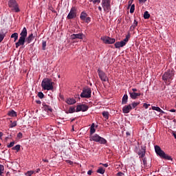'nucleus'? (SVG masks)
<instances>
[{"mask_svg": "<svg viewBox=\"0 0 176 176\" xmlns=\"http://www.w3.org/2000/svg\"><path fill=\"white\" fill-rule=\"evenodd\" d=\"M155 153L159 156L161 159H164L165 160H171L173 161V157L171 156L166 154L164 151L162 150L160 146L156 145L155 146Z\"/></svg>", "mask_w": 176, "mask_h": 176, "instance_id": "f257e3e1", "label": "nucleus"}, {"mask_svg": "<svg viewBox=\"0 0 176 176\" xmlns=\"http://www.w3.org/2000/svg\"><path fill=\"white\" fill-rule=\"evenodd\" d=\"M21 36L19 37V39L18 42L15 43V47L16 49L19 48V46L24 45V43H25V38H27V28H23L21 32L20 33Z\"/></svg>", "mask_w": 176, "mask_h": 176, "instance_id": "f03ea898", "label": "nucleus"}, {"mask_svg": "<svg viewBox=\"0 0 176 176\" xmlns=\"http://www.w3.org/2000/svg\"><path fill=\"white\" fill-rule=\"evenodd\" d=\"M41 87L43 90H53V82L50 78H44L41 82Z\"/></svg>", "mask_w": 176, "mask_h": 176, "instance_id": "7ed1b4c3", "label": "nucleus"}, {"mask_svg": "<svg viewBox=\"0 0 176 176\" xmlns=\"http://www.w3.org/2000/svg\"><path fill=\"white\" fill-rule=\"evenodd\" d=\"M8 8L14 12L15 13H19L20 12V7H19V3L16 0H9L8 2Z\"/></svg>", "mask_w": 176, "mask_h": 176, "instance_id": "20e7f679", "label": "nucleus"}, {"mask_svg": "<svg viewBox=\"0 0 176 176\" xmlns=\"http://www.w3.org/2000/svg\"><path fill=\"white\" fill-rule=\"evenodd\" d=\"M173 76L174 72L168 70L162 75V80L164 82H165V83H167L168 82H171V80H173Z\"/></svg>", "mask_w": 176, "mask_h": 176, "instance_id": "39448f33", "label": "nucleus"}, {"mask_svg": "<svg viewBox=\"0 0 176 176\" xmlns=\"http://www.w3.org/2000/svg\"><path fill=\"white\" fill-rule=\"evenodd\" d=\"M129 39H130V33L126 34V38L123 41H118L114 44L116 49H120V47H123L124 46H126Z\"/></svg>", "mask_w": 176, "mask_h": 176, "instance_id": "423d86ee", "label": "nucleus"}, {"mask_svg": "<svg viewBox=\"0 0 176 176\" xmlns=\"http://www.w3.org/2000/svg\"><path fill=\"white\" fill-rule=\"evenodd\" d=\"M102 7L103 8L104 12L109 13V11L112 10L111 0H102Z\"/></svg>", "mask_w": 176, "mask_h": 176, "instance_id": "0eeeda50", "label": "nucleus"}, {"mask_svg": "<svg viewBox=\"0 0 176 176\" xmlns=\"http://www.w3.org/2000/svg\"><path fill=\"white\" fill-rule=\"evenodd\" d=\"M91 140L95 142H99V144H107V140H105L104 138H101V136L98 135V134H94L92 135Z\"/></svg>", "mask_w": 176, "mask_h": 176, "instance_id": "6e6552de", "label": "nucleus"}, {"mask_svg": "<svg viewBox=\"0 0 176 176\" xmlns=\"http://www.w3.org/2000/svg\"><path fill=\"white\" fill-rule=\"evenodd\" d=\"M81 98H90L91 97V89H83L82 92L80 94Z\"/></svg>", "mask_w": 176, "mask_h": 176, "instance_id": "1a4fd4ad", "label": "nucleus"}, {"mask_svg": "<svg viewBox=\"0 0 176 176\" xmlns=\"http://www.w3.org/2000/svg\"><path fill=\"white\" fill-rule=\"evenodd\" d=\"M76 8L72 7L67 16L68 20H72V19H75L76 17Z\"/></svg>", "mask_w": 176, "mask_h": 176, "instance_id": "9d476101", "label": "nucleus"}, {"mask_svg": "<svg viewBox=\"0 0 176 176\" xmlns=\"http://www.w3.org/2000/svg\"><path fill=\"white\" fill-rule=\"evenodd\" d=\"M100 39L106 45H112V44L115 43V42H116L115 38H112L109 36H103V37H101Z\"/></svg>", "mask_w": 176, "mask_h": 176, "instance_id": "9b49d317", "label": "nucleus"}, {"mask_svg": "<svg viewBox=\"0 0 176 176\" xmlns=\"http://www.w3.org/2000/svg\"><path fill=\"white\" fill-rule=\"evenodd\" d=\"M98 76H99L100 80H102V82H108L109 79H108V77L107 76V74H105V72H104L102 70L98 69Z\"/></svg>", "mask_w": 176, "mask_h": 176, "instance_id": "f8f14e48", "label": "nucleus"}, {"mask_svg": "<svg viewBox=\"0 0 176 176\" xmlns=\"http://www.w3.org/2000/svg\"><path fill=\"white\" fill-rule=\"evenodd\" d=\"M80 19L82 21H85V23H90V21H91V18H90V16H87V13H86V12H85V11H82L80 13Z\"/></svg>", "mask_w": 176, "mask_h": 176, "instance_id": "ddd939ff", "label": "nucleus"}, {"mask_svg": "<svg viewBox=\"0 0 176 176\" xmlns=\"http://www.w3.org/2000/svg\"><path fill=\"white\" fill-rule=\"evenodd\" d=\"M88 109H89V106H87V104H78L76 107V112H80V111L82 112H86V111H87Z\"/></svg>", "mask_w": 176, "mask_h": 176, "instance_id": "4468645a", "label": "nucleus"}, {"mask_svg": "<svg viewBox=\"0 0 176 176\" xmlns=\"http://www.w3.org/2000/svg\"><path fill=\"white\" fill-rule=\"evenodd\" d=\"M146 153V147L142 146L141 149L138 152V155L140 159H144L145 157V154Z\"/></svg>", "mask_w": 176, "mask_h": 176, "instance_id": "2eb2a0df", "label": "nucleus"}, {"mask_svg": "<svg viewBox=\"0 0 176 176\" xmlns=\"http://www.w3.org/2000/svg\"><path fill=\"white\" fill-rule=\"evenodd\" d=\"M85 34L83 33L73 34L70 36L71 39H83Z\"/></svg>", "mask_w": 176, "mask_h": 176, "instance_id": "dca6fc26", "label": "nucleus"}, {"mask_svg": "<svg viewBox=\"0 0 176 176\" xmlns=\"http://www.w3.org/2000/svg\"><path fill=\"white\" fill-rule=\"evenodd\" d=\"M131 109H133L131 104L125 105L122 108V112H123V113H129L130 111H131Z\"/></svg>", "mask_w": 176, "mask_h": 176, "instance_id": "f3484780", "label": "nucleus"}, {"mask_svg": "<svg viewBox=\"0 0 176 176\" xmlns=\"http://www.w3.org/2000/svg\"><path fill=\"white\" fill-rule=\"evenodd\" d=\"M129 96L132 100H137L141 96V93L129 92Z\"/></svg>", "mask_w": 176, "mask_h": 176, "instance_id": "a211bd4d", "label": "nucleus"}, {"mask_svg": "<svg viewBox=\"0 0 176 176\" xmlns=\"http://www.w3.org/2000/svg\"><path fill=\"white\" fill-rule=\"evenodd\" d=\"M43 109L45 111V112H53V109L45 103H43Z\"/></svg>", "mask_w": 176, "mask_h": 176, "instance_id": "6ab92c4d", "label": "nucleus"}, {"mask_svg": "<svg viewBox=\"0 0 176 176\" xmlns=\"http://www.w3.org/2000/svg\"><path fill=\"white\" fill-rule=\"evenodd\" d=\"M65 102H67L68 105H74V104H76V100L74 99V98H69L66 99Z\"/></svg>", "mask_w": 176, "mask_h": 176, "instance_id": "aec40b11", "label": "nucleus"}, {"mask_svg": "<svg viewBox=\"0 0 176 176\" xmlns=\"http://www.w3.org/2000/svg\"><path fill=\"white\" fill-rule=\"evenodd\" d=\"M34 39H35V36L32 33L26 38L25 42H27V43H31Z\"/></svg>", "mask_w": 176, "mask_h": 176, "instance_id": "412c9836", "label": "nucleus"}, {"mask_svg": "<svg viewBox=\"0 0 176 176\" xmlns=\"http://www.w3.org/2000/svg\"><path fill=\"white\" fill-rule=\"evenodd\" d=\"M129 100V96L127 94H124L122 97V104H127V101Z\"/></svg>", "mask_w": 176, "mask_h": 176, "instance_id": "4be33fe9", "label": "nucleus"}, {"mask_svg": "<svg viewBox=\"0 0 176 176\" xmlns=\"http://www.w3.org/2000/svg\"><path fill=\"white\" fill-rule=\"evenodd\" d=\"M137 25H138V21H137V20L135 19L133 23L130 27L131 31H134V30H135V27H137Z\"/></svg>", "mask_w": 176, "mask_h": 176, "instance_id": "5701e85b", "label": "nucleus"}, {"mask_svg": "<svg viewBox=\"0 0 176 176\" xmlns=\"http://www.w3.org/2000/svg\"><path fill=\"white\" fill-rule=\"evenodd\" d=\"M152 109L153 111H157V112H160V113H164V111L162 110V109H160V107H159L153 106Z\"/></svg>", "mask_w": 176, "mask_h": 176, "instance_id": "b1692460", "label": "nucleus"}, {"mask_svg": "<svg viewBox=\"0 0 176 176\" xmlns=\"http://www.w3.org/2000/svg\"><path fill=\"white\" fill-rule=\"evenodd\" d=\"M8 116L14 118V117L17 116V113L16 111H14V110H12L10 111H8Z\"/></svg>", "mask_w": 176, "mask_h": 176, "instance_id": "393cba45", "label": "nucleus"}, {"mask_svg": "<svg viewBox=\"0 0 176 176\" xmlns=\"http://www.w3.org/2000/svg\"><path fill=\"white\" fill-rule=\"evenodd\" d=\"M103 118L105 119H109V112L108 111H103L102 113Z\"/></svg>", "mask_w": 176, "mask_h": 176, "instance_id": "a878e982", "label": "nucleus"}, {"mask_svg": "<svg viewBox=\"0 0 176 176\" xmlns=\"http://www.w3.org/2000/svg\"><path fill=\"white\" fill-rule=\"evenodd\" d=\"M11 38H14V41L16 42V41H17V39H19V33H13L11 35Z\"/></svg>", "mask_w": 176, "mask_h": 176, "instance_id": "bb28decb", "label": "nucleus"}, {"mask_svg": "<svg viewBox=\"0 0 176 176\" xmlns=\"http://www.w3.org/2000/svg\"><path fill=\"white\" fill-rule=\"evenodd\" d=\"M142 162H143V166L144 168H146L148 167V164L146 162V157H143L142 158Z\"/></svg>", "mask_w": 176, "mask_h": 176, "instance_id": "cd10ccee", "label": "nucleus"}, {"mask_svg": "<svg viewBox=\"0 0 176 176\" xmlns=\"http://www.w3.org/2000/svg\"><path fill=\"white\" fill-rule=\"evenodd\" d=\"M5 36H6V34L3 32H0V43L3 41L5 38Z\"/></svg>", "mask_w": 176, "mask_h": 176, "instance_id": "c85d7f7f", "label": "nucleus"}, {"mask_svg": "<svg viewBox=\"0 0 176 176\" xmlns=\"http://www.w3.org/2000/svg\"><path fill=\"white\" fill-rule=\"evenodd\" d=\"M149 17H151V14H149V12H148V11L144 12V19H149Z\"/></svg>", "mask_w": 176, "mask_h": 176, "instance_id": "c756f323", "label": "nucleus"}, {"mask_svg": "<svg viewBox=\"0 0 176 176\" xmlns=\"http://www.w3.org/2000/svg\"><path fill=\"white\" fill-rule=\"evenodd\" d=\"M20 148H21V146L20 144H17L16 146H14V147H12V151H16V152H19V151H20Z\"/></svg>", "mask_w": 176, "mask_h": 176, "instance_id": "7c9ffc66", "label": "nucleus"}, {"mask_svg": "<svg viewBox=\"0 0 176 176\" xmlns=\"http://www.w3.org/2000/svg\"><path fill=\"white\" fill-rule=\"evenodd\" d=\"M96 173H98V174H104L105 173V169H103L102 168H99Z\"/></svg>", "mask_w": 176, "mask_h": 176, "instance_id": "2f4dec72", "label": "nucleus"}, {"mask_svg": "<svg viewBox=\"0 0 176 176\" xmlns=\"http://www.w3.org/2000/svg\"><path fill=\"white\" fill-rule=\"evenodd\" d=\"M132 109H134V108H136L137 107H138V105H140V102H133L132 104H131Z\"/></svg>", "mask_w": 176, "mask_h": 176, "instance_id": "473e14b6", "label": "nucleus"}, {"mask_svg": "<svg viewBox=\"0 0 176 176\" xmlns=\"http://www.w3.org/2000/svg\"><path fill=\"white\" fill-rule=\"evenodd\" d=\"M10 123H11V124L10 125V127L11 129H13V127H16V126H17V122L16 121H14V122L10 121Z\"/></svg>", "mask_w": 176, "mask_h": 176, "instance_id": "72a5a7b5", "label": "nucleus"}, {"mask_svg": "<svg viewBox=\"0 0 176 176\" xmlns=\"http://www.w3.org/2000/svg\"><path fill=\"white\" fill-rule=\"evenodd\" d=\"M4 170H5V167L3 166V165L0 164V175H2Z\"/></svg>", "mask_w": 176, "mask_h": 176, "instance_id": "f704fd0d", "label": "nucleus"}, {"mask_svg": "<svg viewBox=\"0 0 176 176\" xmlns=\"http://www.w3.org/2000/svg\"><path fill=\"white\" fill-rule=\"evenodd\" d=\"M135 10V5L133 4L130 8V13H133Z\"/></svg>", "mask_w": 176, "mask_h": 176, "instance_id": "c9c22d12", "label": "nucleus"}, {"mask_svg": "<svg viewBox=\"0 0 176 176\" xmlns=\"http://www.w3.org/2000/svg\"><path fill=\"white\" fill-rule=\"evenodd\" d=\"M42 49L43 50H46V41H45L42 42Z\"/></svg>", "mask_w": 176, "mask_h": 176, "instance_id": "e433bc0d", "label": "nucleus"}, {"mask_svg": "<svg viewBox=\"0 0 176 176\" xmlns=\"http://www.w3.org/2000/svg\"><path fill=\"white\" fill-rule=\"evenodd\" d=\"M75 107H69V113H74V112H75Z\"/></svg>", "mask_w": 176, "mask_h": 176, "instance_id": "4c0bfd02", "label": "nucleus"}, {"mask_svg": "<svg viewBox=\"0 0 176 176\" xmlns=\"http://www.w3.org/2000/svg\"><path fill=\"white\" fill-rule=\"evenodd\" d=\"M32 174H34V170H28V171L25 173V175H26V176H31V175H32Z\"/></svg>", "mask_w": 176, "mask_h": 176, "instance_id": "58836bf2", "label": "nucleus"}, {"mask_svg": "<svg viewBox=\"0 0 176 176\" xmlns=\"http://www.w3.org/2000/svg\"><path fill=\"white\" fill-rule=\"evenodd\" d=\"M90 2H93L94 5H96V3H100L101 0H90Z\"/></svg>", "mask_w": 176, "mask_h": 176, "instance_id": "ea45409f", "label": "nucleus"}, {"mask_svg": "<svg viewBox=\"0 0 176 176\" xmlns=\"http://www.w3.org/2000/svg\"><path fill=\"white\" fill-rule=\"evenodd\" d=\"M96 133V129L94 128H90V135H93Z\"/></svg>", "mask_w": 176, "mask_h": 176, "instance_id": "a19ab883", "label": "nucleus"}, {"mask_svg": "<svg viewBox=\"0 0 176 176\" xmlns=\"http://www.w3.org/2000/svg\"><path fill=\"white\" fill-rule=\"evenodd\" d=\"M38 97H39L40 98H43V97H45V94H43L42 92H38Z\"/></svg>", "mask_w": 176, "mask_h": 176, "instance_id": "79ce46f5", "label": "nucleus"}, {"mask_svg": "<svg viewBox=\"0 0 176 176\" xmlns=\"http://www.w3.org/2000/svg\"><path fill=\"white\" fill-rule=\"evenodd\" d=\"M14 146V142H11L8 145H7V148H12Z\"/></svg>", "mask_w": 176, "mask_h": 176, "instance_id": "37998d69", "label": "nucleus"}, {"mask_svg": "<svg viewBox=\"0 0 176 176\" xmlns=\"http://www.w3.org/2000/svg\"><path fill=\"white\" fill-rule=\"evenodd\" d=\"M143 107L145 108V109H148L149 107H151L150 104L144 103Z\"/></svg>", "mask_w": 176, "mask_h": 176, "instance_id": "c03bdc74", "label": "nucleus"}, {"mask_svg": "<svg viewBox=\"0 0 176 176\" xmlns=\"http://www.w3.org/2000/svg\"><path fill=\"white\" fill-rule=\"evenodd\" d=\"M17 138H23V133L21 132L18 133L17 135H16Z\"/></svg>", "mask_w": 176, "mask_h": 176, "instance_id": "a18cd8bd", "label": "nucleus"}, {"mask_svg": "<svg viewBox=\"0 0 176 176\" xmlns=\"http://www.w3.org/2000/svg\"><path fill=\"white\" fill-rule=\"evenodd\" d=\"M117 176H124V173L122 172H118L117 173Z\"/></svg>", "mask_w": 176, "mask_h": 176, "instance_id": "49530a36", "label": "nucleus"}, {"mask_svg": "<svg viewBox=\"0 0 176 176\" xmlns=\"http://www.w3.org/2000/svg\"><path fill=\"white\" fill-rule=\"evenodd\" d=\"M67 162L70 164V165H72L74 164V162L71 161V160H67Z\"/></svg>", "mask_w": 176, "mask_h": 176, "instance_id": "de8ad7c7", "label": "nucleus"}, {"mask_svg": "<svg viewBox=\"0 0 176 176\" xmlns=\"http://www.w3.org/2000/svg\"><path fill=\"white\" fill-rule=\"evenodd\" d=\"M92 173H93V170H88L87 174H88V175H91Z\"/></svg>", "mask_w": 176, "mask_h": 176, "instance_id": "09e8293b", "label": "nucleus"}, {"mask_svg": "<svg viewBox=\"0 0 176 176\" xmlns=\"http://www.w3.org/2000/svg\"><path fill=\"white\" fill-rule=\"evenodd\" d=\"M139 2L145 3V2H146V0H139Z\"/></svg>", "mask_w": 176, "mask_h": 176, "instance_id": "8fccbe9b", "label": "nucleus"}, {"mask_svg": "<svg viewBox=\"0 0 176 176\" xmlns=\"http://www.w3.org/2000/svg\"><path fill=\"white\" fill-rule=\"evenodd\" d=\"M100 164H102V166L104 167H108V164H102V163H100Z\"/></svg>", "mask_w": 176, "mask_h": 176, "instance_id": "3c124183", "label": "nucleus"}, {"mask_svg": "<svg viewBox=\"0 0 176 176\" xmlns=\"http://www.w3.org/2000/svg\"><path fill=\"white\" fill-rule=\"evenodd\" d=\"M36 104H42V102L41 100H36Z\"/></svg>", "mask_w": 176, "mask_h": 176, "instance_id": "603ef678", "label": "nucleus"}, {"mask_svg": "<svg viewBox=\"0 0 176 176\" xmlns=\"http://www.w3.org/2000/svg\"><path fill=\"white\" fill-rule=\"evenodd\" d=\"M94 127H96V124H94V123H92L91 129H94Z\"/></svg>", "mask_w": 176, "mask_h": 176, "instance_id": "864d4df0", "label": "nucleus"}, {"mask_svg": "<svg viewBox=\"0 0 176 176\" xmlns=\"http://www.w3.org/2000/svg\"><path fill=\"white\" fill-rule=\"evenodd\" d=\"M43 161H44L45 163H49V160L43 159Z\"/></svg>", "mask_w": 176, "mask_h": 176, "instance_id": "5fc2aeb1", "label": "nucleus"}, {"mask_svg": "<svg viewBox=\"0 0 176 176\" xmlns=\"http://www.w3.org/2000/svg\"><path fill=\"white\" fill-rule=\"evenodd\" d=\"M132 91H133V93H135V91H138V89L135 88H133Z\"/></svg>", "mask_w": 176, "mask_h": 176, "instance_id": "6e6d98bb", "label": "nucleus"}, {"mask_svg": "<svg viewBox=\"0 0 176 176\" xmlns=\"http://www.w3.org/2000/svg\"><path fill=\"white\" fill-rule=\"evenodd\" d=\"M98 10H100V12H102V8H101V6L98 7Z\"/></svg>", "mask_w": 176, "mask_h": 176, "instance_id": "4d7b16f0", "label": "nucleus"}, {"mask_svg": "<svg viewBox=\"0 0 176 176\" xmlns=\"http://www.w3.org/2000/svg\"><path fill=\"white\" fill-rule=\"evenodd\" d=\"M3 135V133L0 132V138H2V136Z\"/></svg>", "mask_w": 176, "mask_h": 176, "instance_id": "13d9d810", "label": "nucleus"}, {"mask_svg": "<svg viewBox=\"0 0 176 176\" xmlns=\"http://www.w3.org/2000/svg\"><path fill=\"white\" fill-rule=\"evenodd\" d=\"M169 111H170V112H175V109H170Z\"/></svg>", "mask_w": 176, "mask_h": 176, "instance_id": "bf43d9fd", "label": "nucleus"}, {"mask_svg": "<svg viewBox=\"0 0 176 176\" xmlns=\"http://www.w3.org/2000/svg\"><path fill=\"white\" fill-rule=\"evenodd\" d=\"M39 171H41V168H37V169L36 170V173H39Z\"/></svg>", "mask_w": 176, "mask_h": 176, "instance_id": "052dcab7", "label": "nucleus"}, {"mask_svg": "<svg viewBox=\"0 0 176 176\" xmlns=\"http://www.w3.org/2000/svg\"><path fill=\"white\" fill-rule=\"evenodd\" d=\"M6 176H9L10 175V172H7L6 174Z\"/></svg>", "mask_w": 176, "mask_h": 176, "instance_id": "680f3d73", "label": "nucleus"}, {"mask_svg": "<svg viewBox=\"0 0 176 176\" xmlns=\"http://www.w3.org/2000/svg\"><path fill=\"white\" fill-rule=\"evenodd\" d=\"M126 135H130V132H126Z\"/></svg>", "mask_w": 176, "mask_h": 176, "instance_id": "e2e57ef3", "label": "nucleus"}, {"mask_svg": "<svg viewBox=\"0 0 176 176\" xmlns=\"http://www.w3.org/2000/svg\"><path fill=\"white\" fill-rule=\"evenodd\" d=\"M74 120H75V119H72V122H74Z\"/></svg>", "mask_w": 176, "mask_h": 176, "instance_id": "0e129e2a", "label": "nucleus"}, {"mask_svg": "<svg viewBox=\"0 0 176 176\" xmlns=\"http://www.w3.org/2000/svg\"><path fill=\"white\" fill-rule=\"evenodd\" d=\"M1 144L0 143V146H1Z\"/></svg>", "mask_w": 176, "mask_h": 176, "instance_id": "69168bd1", "label": "nucleus"}, {"mask_svg": "<svg viewBox=\"0 0 176 176\" xmlns=\"http://www.w3.org/2000/svg\"><path fill=\"white\" fill-rule=\"evenodd\" d=\"M72 130H74V128L72 129Z\"/></svg>", "mask_w": 176, "mask_h": 176, "instance_id": "338daca9", "label": "nucleus"}]
</instances>
